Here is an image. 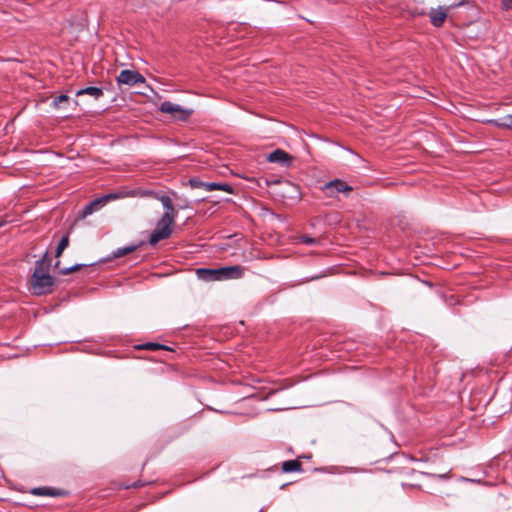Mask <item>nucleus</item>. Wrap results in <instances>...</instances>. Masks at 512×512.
Wrapping results in <instances>:
<instances>
[{"label": "nucleus", "instance_id": "5701e85b", "mask_svg": "<svg viewBox=\"0 0 512 512\" xmlns=\"http://www.w3.org/2000/svg\"><path fill=\"white\" fill-rule=\"evenodd\" d=\"M119 193L121 198L135 197L136 189H122Z\"/></svg>", "mask_w": 512, "mask_h": 512}, {"label": "nucleus", "instance_id": "cd10ccee", "mask_svg": "<svg viewBox=\"0 0 512 512\" xmlns=\"http://www.w3.org/2000/svg\"><path fill=\"white\" fill-rule=\"evenodd\" d=\"M503 5H504L507 9H512V0H503Z\"/></svg>", "mask_w": 512, "mask_h": 512}, {"label": "nucleus", "instance_id": "a878e982", "mask_svg": "<svg viewBox=\"0 0 512 512\" xmlns=\"http://www.w3.org/2000/svg\"><path fill=\"white\" fill-rule=\"evenodd\" d=\"M501 125L507 128H512V115L506 116Z\"/></svg>", "mask_w": 512, "mask_h": 512}, {"label": "nucleus", "instance_id": "9b49d317", "mask_svg": "<svg viewBox=\"0 0 512 512\" xmlns=\"http://www.w3.org/2000/svg\"><path fill=\"white\" fill-rule=\"evenodd\" d=\"M366 470L358 468V467H349V466H329L325 468V472L329 474H346V473H360L365 472Z\"/></svg>", "mask_w": 512, "mask_h": 512}, {"label": "nucleus", "instance_id": "bb28decb", "mask_svg": "<svg viewBox=\"0 0 512 512\" xmlns=\"http://www.w3.org/2000/svg\"><path fill=\"white\" fill-rule=\"evenodd\" d=\"M145 348L151 349V350H155V349H160V348H165V347L163 345H160V344L148 343V344L145 345Z\"/></svg>", "mask_w": 512, "mask_h": 512}, {"label": "nucleus", "instance_id": "6ab92c4d", "mask_svg": "<svg viewBox=\"0 0 512 512\" xmlns=\"http://www.w3.org/2000/svg\"><path fill=\"white\" fill-rule=\"evenodd\" d=\"M69 101V97L67 95H60L58 97H55L52 101V106L54 108H61L63 103H66Z\"/></svg>", "mask_w": 512, "mask_h": 512}, {"label": "nucleus", "instance_id": "0eeeda50", "mask_svg": "<svg viewBox=\"0 0 512 512\" xmlns=\"http://www.w3.org/2000/svg\"><path fill=\"white\" fill-rule=\"evenodd\" d=\"M156 199H158L161 202L163 208L165 209V212L163 213L160 219H164V221L168 222H174L176 217V211L174 209L170 197L167 195L158 194L156 196Z\"/></svg>", "mask_w": 512, "mask_h": 512}, {"label": "nucleus", "instance_id": "f257e3e1", "mask_svg": "<svg viewBox=\"0 0 512 512\" xmlns=\"http://www.w3.org/2000/svg\"><path fill=\"white\" fill-rule=\"evenodd\" d=\"M47 253L43 257L36 261L35 269L31 279V287L36 295L48 294L52 291L54 285V278L45 273V259Z\"/></svg>", "mask_w": 512, "mask_h": 512}, {"label": "nucleus", "instance_id": "20e7f679", "mask_svg": "<svg viewBox=\"0 0 512 512\" xmlns=\"http://www.w3.org/2000/svg\"><path fill=\"white\" fill-rule=\"evenodd\" d=\"M464 3H465V0H462L459 3L451 5V6H446V7L440 6L438 8H432L430 10V12L428 13L431 24L434 27H441L447 18L448 12L452 8L464 5Z\"/></svg>", "mask_w": 512, "mask_h": 512}, {"label": "nucleus", "instance_id": "6e6552de", "mask_svg": "<svg viewBox=\"0 0 512 512\" xmlns=\"http://www.w3.org/2000/svg\"><path fill=\"white\" fill-rule=\"evenodd\" d=\"M271 163H278L284 167H289L292 162V156L281 149H276L267 156Z\"/></svg>", "mask_w": 512, "mask_h": 512}, {"label": "nucleus", "instance_id": "ddd939ff", "mask_svg": "<svg viewBox=\"0 0 512 512\" xmlns=\"http://www.w3.org/2000/svg\"><path fill=\"white\" fill-rule=\"evenodd\" d=\"M76 95L77 96L89 95V96L93 97L94 99H99L101 96H103V90H102V88H99V87L90 86V87H86V88L78 90L76 92Z\"/></svg>", "mask_w": 512, "mask_h": 512}, {"label": "nucleus", "instance_id": "c85d7f7f", "mask_svg": "<svg viewBox=\"0 0 512 512\" xmlns=\"http://www.w3.org/2000/svg\"><path fill=\"white\" fill-rule=\"evenodd\" d=\"M5 224L4 221H0V227H2Z\"/></svg>", "mask_w": 512, "mask_h": 512}, {"label": "nucleus", "instance_id": "7ed1b4c3", "mask_svg": "<svg viewBox=\"0 0 512 512\" xmlns=\"http://www.w3.org/2000/svg\"><path fill=\"white\" fill-rule=\"evenodd\" d=\"M159 110L162 113L171 115L173 118L181 121H185L192 114L193 110L185 109L179 104L172 103L170 101H164L161 103Z\"/></svg>", "mask_w": 512, "mask_h": 512}, {"label": "nucleus", "instance_id": "412c9836", "mask_svg": "<svg viewBox=\"0 0 512 512\" xmlns=\"http://www.w3.org/2000/svg\"><path fill=\"white\" fill-rule=\"evenodd\" d=\"M33 494H35V495H54V493L51 492V489L46 488V487L35 488L33 490Z\"/></svg>", "mask_w": 512, "mask_h": 512}, {"label": "nucleus", "instance_id": "dca6fc26", "mask_svg": "<svg viewBox=\"0 0 512 512\" xmlns=\"http://www.w3.org/2000/svg\"><path fill=\"white\" fill-rule=\"evenodd\" d=\"M136 249H137V245H130V246H127V247L118 248V249H116L115 251L112 252V257L113 258H119V257L125 256V255H127L129 253H132Z\"/></svg>", "mask_w": 512, "mask_h": 512}, {"label": "nucleus", "instance_id": "f03ea898", "mask_svg": "<svg viewBox=\"0 0 512 512\" xmlns=\"http://www.w3.org/2000/svg\"><path fill=\"white\" fill-rule=\"evenodd\" d=\"M173 224L174 222H168L164 221V219H159L156 228L150 235L149 244L154 246L159 241L169 238L173 232Z\"/></svg>", "mask_w": 512, "mask_h": 512}, {"label": "nucleus", "instance_id": "9d476101", "mask_svg": "<svg viewBox=\"0 0 512 512\" xmlns=\"http://www.w3.org/2000/svg\"><path fill=\"white\" fill-rule=\"evenodd\" d=\"M244 275V268L239 265L221 267V281L239 279Z\"/></svg>", "mask_w": 512, "mask_h": 512}, {"label": "nucleus", "instance_id": "2eb2a0df", "mask_svg": "<svg viewBox=\"0 0 512 512\" xmlns=\"http://www.w3.org/2000/svg\"><path fill=\"white\" fill-rule=\"evenodd\" d=\"M206 191H214V190H222L228 193L232 192V188L230 185L225 183H216V182H207V185H205Z\"/></svg>", "mask_w": 512, "mask_h": 512}, {"label": "nucleus", "instance_id": "b1692460", "mask_svg": "<svg viewBox=\"0 0 512 512\" xmlns=\"http://www.w3.org/2000/svg\"><path fill=\"white\" fill-rule=\"evenodd\" d=\"M103 197V200L105 202V204L110 201V200H115V199H121V196H120V193L119 191L118 192H115V193H109L107 195H104L102 196Z\"/></svg>", "mask_w": 512, "mask_h": 512}, {"label": "nucleus", "instance_id": "393cba45", "mask_svg": "<svg viewBox=\"0 0 512 512\" xmlns=\"http://www.w3.org/2000/svg\"><path fill=\"white\" fill-rule=\"evenodd\" d=\"M300 242L305 243L307 245H313V244L316 243V239L312 238L310 236H301L300 237Z\"/></svg>", "mask_w": 512, "mask_h": 512}, {"label": "nucleus", "instance_id": "39448f33", "mask_svg": "<svg viewBox=\"0 0 512 512\" xmlns=\"http://www.w3.org/2000/svg\"><path fill=\"white\" fill-rule=\"evenodd\" d=\"M321 190L325 193L327 197H337L338 193L348 194L352 191V187L349 186L346 182L340 179H334L325 183Z\"/></svg>", "mask_w": 512, "mask_h": 512}, {"label": "nucleus", "instance_id": "c756f323", "mask_svg": "<svg viewBox=\"0 0 512 512\" xmlns=\"http://www.w3.org/2000/svg\"><path fill=\"white\" fill-rule=\"evenodd\" d=\"M463 480L464 481H471L470 479H467V478H463ZM472 481L474 482L475 480H472Z\"/></svg>", "mask_w": 512, "mask_h": 512}, {"label": "nucleus", "instance_id": "f3484780", "mask_svg": "<svg viewBox=\"0 0 512 512\" xmlns=\"http://www.w3.org/2000/svg\"><path fill=\"white\" fill-rule=\"evenodd\" d=\"M69 245V235H65L61 238L57 248H56V257H60L63 253V251L68 247Z\"/></svg>", "mask_w": 512, "mask_h": 512}, {"label": "nucleus", "instance_id": "423d86ee", "mask_svg": "<svg viewBox=\"0 0 512 512\" xmlns=\"http://www.w3.org/2000/svg\"><path fill=\"white\" fill-rule=\"evenodd\" d=\"M145 81L144 76L136 70H122L117 77V83L119 85L134 86L137 84H143Z\"/></svg>", "mask_w": 512, "mask_h": 512}, {"label": "nucleus", "instance_id": "4468645a", "mask_svg": "<svg viewBox=\"0 0 512 512\" xmlns=\"http://www.w3.org/2000/svg\"><path fill=\"white\" fill-rule=\"evenodd\" d=\"M302 465L298 460H288L282 463L283 472H297L301 471Z\"/></svg>", "mask_w": 512, "mask_h": 512}, {"label": "nucleus", "instance_id": "1a4fd4ad", "mask_svg": "<svg viewBox=\"0 0 512 512\" xmlns=\"http://www.w3.org/2000/svg\"><path fill=\"white\" fill-rule=\"evenodd\" d=\"M196 275L199 279L207 282L221 281V268H199L196 270Z\"/></svg>", "mask_w": 512, "mask_h": 512}, {"label": "nucleus", "instance_id": "aec40b11", "mask_svg": "<svg viewBox=\"0 0 512 512\" xmlns=\"http://www.w3.org/2000/svg\"><path fill=\"white\" fill-rule=\"evenodd\" d=\"M189 184L192 188H204L205 189V185H207V182H203L199 178L194 177L189 180Z\"/></svg>", "mask_w": 512, "mask_h": 512}, {"label": "nucleus", "instance_id": "4be33fe9", "mask_svg": "<svg viewBox=\"0 0 512 512\" xmlns=\"http://www.w3.org/2000/svg\"><path fill=\"white\" fill-rule=\"evenodd\" d=\"M83 266H86V265H85V264H75V265H73V266H71V267H68V268L62 269V270L60 271V273H61L62 275H67V274H69V273H71V272H74V271H76V270L80 269V268H81V267H83Z\"/></svg>", "mask_w": 512, "mask_h": 512}, {"label": "nucleus", "instance_id": "a211bd4d", "mask_svg": "<svg viewBox=\"0 0 512 512\" xmlns=\"http://www.w3.org/2000/svg\"><path fill=\"white\" fill-rule=\"evenodd\" d=\"M157 195H158V193H155L151 190L141 189V188H137L136 193H135V197H140V198H144V197L156 198Z\"/></svg>", "mask_w": 512, "mask_h": 512}, {"label": "nucleus", "instance_id": "f8f14e48", "mask_svg": "<svg viewBox=\"0 0 512 512\" xmlns=\"http://www.w3.org/2000/svg\"><path fill=\"white\" fill-rule=\"evenodd\" d=\"M105 202L103 200V197L94 199L90 203H88L82 210V216L86 217L93 212L97 211L100 207L104 206Z\"/></svg>", "mask_w": 512, "mask_h": 512}]
</instances>
